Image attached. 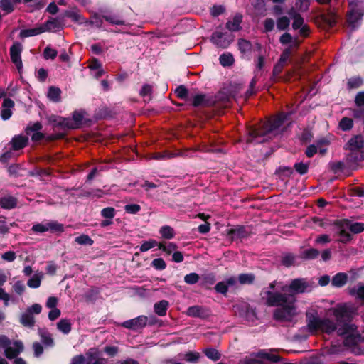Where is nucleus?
I'll return each instance as SVG.
<instances>
[{
  "label": "nucleus",
  "mask_w": 364,
  "mask_h": 364,
  "mask_svg": "<svg viewBox=\"0 0 364 364\" xmlns=\"http://www.w3.org/2000/svg\"><path fill=\"white\" fill-rule=\"evenodd\" d=\"M313 289V284L306 278H296L289 284L281 287L280 291L267 290L265 305L270 307H277L273 311L274 320L279 322L291 321L296 314V295L309 293Z\"/></svg>",
  "instance_id": "nucleus-1"
},
{
  "label": "nucleus",
  "mask_w": 364,
  "mask_h": 364,
  "mask_svg": "<svg viewBox=\"0 0 364 364\" xmlns=\"http://www.w3.org/2000/svg\"><path fill=\"white\" fill-rule=\"evenodd\" d=\"M290 112H280L273 119L258 127H250L245 140L246 144H262L268 141L265 137L278 129L290 116Z\"/></svg>",
  "instance_id": "nucleus-2"
},
{
  "label": "nucleus",
  "mask_w": 364,
  "mask_h": 364,
  "mask_svg": "<svg viewBox=\"0 0 364 364\" xmlns=\"http://www.w3.org/2000/svg\"><path fill=\"white\" fill-rule=\"evenodd\" d=\"M338 19V15L334 9H328L326 12L315 16L314 23L316 26L325 31H328L334 27Z\"/></svg>",
  "instance_id": "nucleus-3"
},
{
  "label": "nucleus",
  "mask_w": 364,
  "mask_h": 364,
  "mask_svg": "<svg viewBox=\"0 0 364 364\" xmlns=\"http://www.w3.org/2000/svg\"><path fill=\"white\" fill-rule=\"evenodd\" d=\"M227 236L231 241L247 239L253 234L249 226L237 225L226 230Z\"/></svg>",
  "instance_id": "nucleus-4"
},
{
  "label": "nucleus",
  "mask_w": 364,
  "mask_h": 364,
  "mask_svg": "<svg viewBox=\"0 0 364 364\" xmlns=\"http://www.w3.org/2000/svg\"><path fill=\"white\" fill-rule=\"evenodd\" d=\"M235 36L228 32L215 31L210 36V41L218 48H228L234 41Z\"/></svg>",
  "instance_id": "nucleus-5"
},
{
  "label": "nucleus",
  "mask_w": 364,
  "mask_h": 364,
  "mask_svg": "<svg viewBox=\"0 0 364 364\" xmlns=\"http://www.w3.org/2000/svg\"><path fill=\"white\" fill-rule=\"evenodd\" d=\"M355 314L356 309L346 305L338 306L333 311V315L338 323H351Z\"/></svg>",
  "instance_id": "nucleus-6"
},
{
  "label": "nucleus",
  "mask_w": 364,
  "mask_h": 364,
  "mask_svg": "<svg viewBox=\"0 0 364 364\" xmlns=\"http://www.w3.org/2000/svg\"><path fill=\"white\" fill-rule=\"evenodd\" d=\"M32 230L39 233H43L47 231H50L53 233L63 232L64 231V226L57 221H49L33 225Z\"/></svg>",
  "instance_id": "nucleus-7"
},
{
  "label": "nucleus",
  "mask_w": 364,
  "mask_h": 364,
  "mask_svg": "<svg viewBox=\"0 0 364 364\" xmlns=\"http://www.w3.org/2000/svg\"><path fill=\"white\" fill-rule=\"evenodd\" d=\"M360 342H362V335L357 331L346 336L343 343L346 347L353 348V351L355 354L363 355L364 349L359 346Z\"/></svg>",
  "instance_id": "nucleus-8"
},
{
  "label": "nucleus",
  "mask_w": 364,
  "mask_h": 364,
  "mask_svg": "<svg viewBox=\"0 0 364 364\" xmlns=\"http://www.w3.org/2000/svg\"><path fill=\"white\" fill-rule=\"evenodd\" d=\"M23 47L21 43L15 42L10 48V57L12 63L16 65L19 73L23 69V63L21 60V52Z\"/></svg>",
  "instance_id": "nucleus-9"
},
{
  "label": "nucleus",
  "mask_w": 364,
  "mask_h": 364,
  "mask_svg": "<svg viewBox=\"0 0 364 364\" xmlns=\"http://www.w3.org/2000/svg\"><path fill=\"white\" fill-rule=\"evenodd\" d=\"M335 225L338 228H348L353 234H359L364 231V223L360 222L351 223L348 219L336 220Z\"/></svg>",
  "instance_id": "nucleus-10"
},
{
  "label": "nucleus",
  "mask_w": 364,
  "mask_h": 364,
  "mask_svg": "<svg viewBox=\"0 0 364 364\" xmlns=\"http://www.w3.org/2000/svg\"><path fill=\"white\" fill-rule=\"evenodd\" d=\"M148 322V317L144 315L139 316L136 318L124 321L122 326L127 329L137 330L144 328Z\"/></svg>",
  "instance_id": "nucleus-11"
},
{
  "label": "nucleus",
  "mask_w": 364,
  "mask_h": 364,
  "mask_svg": "<svg viewBox=\"0 0 364 364\" xmlns=\"http://www.w3.org/2000/svg\"><path fill=\"white\" fill-rule=\"evenodd\" d=\"M274 350V349H262L259 350L257 353L252 354V355H255V357L259 358L263 362L267 360L270 363H276L281 361L282 358L280 355L273 353L272 352Z\"/></svg>",
  "instance_id": "nucleus-12"
},
{
  "label": "nucleus",
  "mask_w": 364,
  "mask_h": 364,
  "mask_svg": "<svg viewBox=\"0 0 364 364\" xmlns=\"http://www.w3.org/2000/svg\"><path fill=\"white\" fill-rule=\"evenodd\" d=\"M364 146V139L361 134L351 137L344 146L343 149L349 151H360Z\"/></svg>",
  "instance_id": "nucleus-13"
},
{
  "label": "nucleus",
  "mask_w": 364,
  "mask_h": 364,
  "mask_svg": "<svg viewBox=\"0 0 364 364\" xmlns=\"http://www.w3.org/2000/svg\"><path fill=\"white\" fill-rule=\"evenodd\" d=\"M306 317L307 326L310 332H316L320 331L323 321L322 318L311 313H306Z\"/></svg>",
  "instance_id": "nucleus-14"
},
{
  "label": "nucleus",
  "mask_w": 364,
  "mask_h": 364,
  "mask_svg": "<svg viewBox=\"0 0 364 364\" xmlns=\"http://www.w3.org/2000/svg\"><path fill=\"white\" fill-rule=\"evenodd\" d=\"M14 345L15 348H12L11 346L6 348L4 350L5 356L9 359H14L18 357V355L23 352L24 349L23 344L21 341H16L14 342Z\"/></svg>",
  "instance_id": "nucleus-15"
},
{
  "label": "nucleus",
  "mask_w": 364,
  "mask_h": 364,
  "mask_svg": "<svg viewBox=\"0 0 364 364\" xmlns=\"http://www.w3.org/2000/svg\"><path fill=\"white\" fill-rule=\"evenodd\" d=\"M238 50L242 54L243 58L250 59L252 45V43L245 38H239L237 41Z\"/></svg>",
  "instance_id": "nucleus-16"
},
{
  "label": "nucleus",
  "mask_w": 364,
  "mask_h": 364,
  "mask_svg": "<svg viewBox=\"0 0 364 364\" xmlns=\"http://www.w3.org/2000/svg\"><path fill=\"white\" fill-rule=\"evenodd\" d=\"M186 314L188 316L203 319L209 316V312L205 308L198 305L188 307Z\"/></svg>",
  "instance_id": "nucleus-17"
},
{
  "label": "nucleus",
  "mask_w": 364,
  "mask_h": 364,
  "mask_svg": "<svg viewBox=\"0 0 364 364\" xmlns=\"http://www.w3.org/2000/svg\"><path fill=\"white\" fill-rule=\"evenodd\" d=\"M86 364H106L103 358H100V352L96 348H90L86 352Z\"/></svg>",
  "instance_id": "nucleus-18"
},
{
  "label": "nucleus",
  "mask_w": 364,
  "mask_h": 364,
  "mask_svg": "<svg viewBox=\"0 0 364 364\" xmlns=\"http://www.w3.org/2000/svg\"><path fill=\"white\" fill-rule=\"evenodd\" d=\"M338 323L341 325H339L336 331H337V334L340 336L345 337L347 335L358 331V326L356 324L347 322Z\"/></svg>",
  "instance_id": "nucleus-19"
},
{
  "label": "nucleus",
  "mask_w": 364,
  "mask_h": 364,
  "mask_svg": "<svg viewBox=\"0 0 364 364\" xmlns=\"http://www.w3.org/2000/svg\"><path fill=\"white\" fill-rule=\"evenodd\" d=\"M41 26L43 27V29H44V32H56L61 31L63 28V26L61 24L60 21L58 18H50V19L46 21L43 25H41Z\"/></svg>",
  "instance_id": "nucleus-20"
},
{
  "label": "nucleus",
  "mask_w": 364,
  "mask_h": 364,
  "mask_svg": "<svg viewBox=\"0 0 364 364\" xmlns=\"http://www.w3.org/2000/svg\"><path fill=\"white\" fill-rule=\"evenodd\" d=\"M28 136L23 135H16L12 138L11 144L13 150L18 151L26 147L28 144Z\"/></svg>",
  "instance_id": "nucleus-21"
},
{
  "label": "nucleus",
  "mask_w": 364,
  "mask_h": 364,
  "mask_svg": "<svg viewBox=\"0 0 364 364\" xmlns=\"http://www.w3.org/2000/svg\"><path fill=\"white\" fill-rule=\"evenodd\" d=\"M242 16L240 14H236L232 21H228L225 24V28L230 32L239 31L242 29Z\"/></svg>",
  "instance_id": "nucleus-22"
},
{
  "label": "nucleus",
  "mask_w": 364,
  "mask_h": 364,
  "mask_svg": "<svg viewBox=\"0 0 364 364\" xmlns=\"http://www.w3.org/2000/svg\"><path fill=\"white\" fill-rule=\"evenodd\" d=\"M189 100L191 101V105L194 107H198L200 106L206 107L210 105L209 100L206 98V95L205 94L201 92L190 96Z\"/></svg>",
  "instance_id": "nucleus-23"
},
{
  "label": "nucleus",
  "mask_w": 364,
  "mask_h": 364,
  "mask_svg": "<svg viewBox=\"0 0 364 364\" xmlns=\"http://www.w3.org/2000/svg\"><path fill=\"white\" fill-rule=\"evenodd\" d=\"M348 276L345 272H338L331 279V285L336 288H341L346 285L348 282Z\"/></svg>",
  "instance_id": "nucleus-24"
},
{
  "label": "nucleus",
  "mask_w": 364,
  "mask_h": 364,
  "mask_svg": "<svg viewBox=\"0 0 364 364\" xmlns=\"http://www.w3.org/2000/svg\"><path fill=\"white\" fill-rule=\"evenodd\" d=\"M294 170L289 166H279L275 171V174L279 176V179L285 183L288 182L289 178L293 174Z\"/></svg>",
  "instance_id": "nucleus-25"
},
{
  "label": "nucleus",
  "mask_w": 364,
  "mask_h": 364,
  "mask_svg": "<svg viewBox=\"0 0 364 364\" xmlns=\"http://www.w3.org/2000/svg\"><path fill=\"white\" fill-rule=\"evenodd\" d=\"M320 255L318 250L309 248L301 252L299 257L303 260H312L316 259Z\"/></svg>",
  "instance_id": "nucleus-26"
},
{
  "label": "nucleus",
  "mask_w": 364,
  "mask_h": 364,
  "mask_svg": "<svg viewBox=\"0 0 364 364\" xmlns=\"http://www.w3.org/2000/svg\"><path fill=\"white\" fill-rule=\"evenodd\" d=\"M349 294L353 296H355L357 299L364 304V284L358 283L357 287H355L350 289Z\"/></svg>",
  "instance_id": "nucleus-27"
},
{
  "label": "nucleus",
  "mask_w": 364,
  "mask_h": 364,
  "mask_svg": "<svg viewBox=\"0 0 364 364\" xmlns=\"http://www.w3.org/2000/svg\"><path fill=\"white\" fill-rule=\"evenodd\" d=\"M17 205V199L13 196L2 197L0 198V206L6 210H11Z\"/></svg>",
  "instance_id": "nucleus-28"
},
{
  "label": "nucleus",
  "mask_w": 364,
  "mask_h": 364,
  "mask_svg": "<svg viewBox=\"0 0 364 364\" xmlns=\"http://www.w3.org/2000/svg\"><path fill=\"white\" fill-rule=\"evenodd\" d=\"M360 13L349 9L346 14V21L352 28H355L359 21L362 20L363 16H359Z\"/></svg>",
  "instance_id": "nucleus-29"
},
{
  "label": "nucleus",
  "mask_w": 364,
  "mask_h": 364,
  "mask_svg": "<svg viewBox=\"0 0 364 364\" xmlns=\"http://www.w3.org/2000/svg\"><path fill=\"white\" fill-rule=\"evenodd\" d=\"M63 17L70 18L73 21L84 23L85 18L75 10H65L63 14Z\"/></svg>",
  "instance_id": "nucleus-30"
},
{
  "label": "nucleus",
  "mask_w": 364,
  "mask_h": 364,
  "mask_svg": "<svg viewBox=\"0 0 364 364\" xmlns=\"http://www.w3.org/2000/svg\"><path fill=\"white\" fill-rule=\"evenodd\" d=\"M168 306V301L166 300H161L154 305V312L159 316H164L166 314Z\"/></svg>",
  "instance_id": "nucleus-31"
},
{
  "label": "nucleus",
  "mask_w": 364,
  "mask_h": 364,
  "mask_svg": "<svg viewBox=\"0 0 364 364\" xmlns=\"http://www.w3.org/2000/svg\"><path fill=\"white\" fill-rule=\"evenodd\" d=\"M44 33V29H43V27L40 26L37 28H28V29H23L21 30L19 36L21 38L35 36L39 34H41Z\"/></svg>",
  "instance_id": "nucleus-32"
},
{
  "label": "nucleus",
  "mask_w": 364,
  "mask_h": 364,
  "mask_svg": "<svg viewBox=\"0 0 364 364\" xmlns=\"http://www.w3.org/2000/svg\"><path fill=\"white\" fill-rule=\"evenodd\" d=\"M21 323L26 327L32 328L35 325V319L33 316L27 310L23 313L20 318Z\"/></svg>",
  "instance_id": "nucleus-33"
},
{
  "label": "nucleus",
  "mask_w": 364,
  "mask_h": 364,
  "mask_svg": "<svg viewBox=\"0 0 364 364\" xmlns=\"http://www.w3.org/2000/svg\"><path fill=\"white\" fill-rule=\"evenodd\" d=\"M337 329L336 324L328 318L323 319L320 331L327 334H331Z\"/></svg>",
  "instance_id": "nucleus-34"
},
{
  "label": "nucleus",
  "mask_w": 364,
  "mask_h": 364,
  "mask_svg": "<svg viewBox=\"0 0 364 364\" xmlns=\"http://www.w3.org/2000/svg\"><path fill=\"white\" fill-rule=\"evenodd\" d=\"M348 7L349 9L360 13L359 16H364V1L363 0H350Z\"/></svg>",
  "instance_id": "nucleus-35"
},
{
  "label": "nucleus",
  "mask_w": 364,
  "mask_h": 364,
  "mask_svg": "<svg viewBox=\"0 0 364 364\" xmlns=\"http://www.w3.org/2000/svg\"><path fill=\"white\" fill-rule=\"evenodd\" d=\"M364 160V155L360 151H350L346 155V161L348 163L357 164Z\"/></svg>",
  "instance_id": "nucleus-36"
},
{
  "label": "nucleus",
  "mask_w": 364,
  "mask_h": 364,
  "mask_svg": "<svg viewBox=\"0 0 364 364\" xmlns=\"http://www.w3.org/2000/svg\"><path fill=\"white\" fill-rule=\"evenodd\" d=\"M296 256L293 253H285L282 256L281 264L285 267H290L296 264Z\"/></svg>",
  "instance_id": "nucleus-37"
},
{
  "label": "nucleus",
  "mask_w": 364,
  "mask_h": 364,
  "mask_svg": "<svg viewBox=\"0 0 364 364\" xmlns=\"http://www.w3.org/2000/svg\"><path fill=\"white\" fill-rule=\"evenodd\" d=\"M204 355L213 361H218L221 358V354L215 348L209 347L203 350Z\"/></svg>",
  "instance_id": "nucleus-38"
},
{
  "label": "nucleus",
  "mask_w": 364,
  "mask_h": 364,
  "mask_svg": "<svg viewBox=\"0 0 364 364\" xmlns=\"http://www.w3.org/2000/svg\"><path fill=\"white\" fill-rule=\"evenodd\" d=\"M57 328L63 333L68 334L72 330L70 321L67 318H61L57 323Z\"/></svg>",
  "instance_id": "nucleus-39"
},
{
  "label": "nucleus",
  "mask_w": 364,
  "mask_h": 364,
  "mask_svg": "<svg viewBox=\"0 0 364 364\" xmlns=\"http://www.w3.org/2000/svg\"><path fill=\"white\" fill-rule=\"evenodd\" d=\"M219 62L223 67H230L235 63L233 55L230 53H224L219 57Z\"/></svg>",
  "instance_id": "nucleus-40"
},
{
  "label": "nucleus",
  "mask_w": 364,
  "mask_h": 364,
  "mask_svg": "<svg viewBox=\"0 0 364 364\" xmlns=\"http://www.w3.org/2000/svg\"><path fill=\"white\" fill-rule=\"evenodd\" d=\"M61 90L59 87L50 86L48 91V97L53 102H58L60 100Z\"/></svg>",
  "instance_id": "nucleus-41"
},
{
  "label": "nucleus",
  "mask_w": 364,
  "mask_h": 364,
  "mask_svg": "<svg viewBox=\"0 0 364 364\" xmlns=\"http://www.w3.org/2000/svg\"><path fill=\"white\" fill-rule=\"evenodd\" d=\"M200 354L198 352L188 351L183 355L182 359L187 363L196 364L198 363Z\"/></svg>",
  "instance_id": "nucleus-42"
},
{
  "label": "nucleus",
  "mask_w": 364,
  "mask_h": 364,
  "mask_svg": "<svg viewBox=\"0 0 364 364\" xmlns=\"http://www.w3.org/2000/svg\"><path fill=\"white\" fill-rule=\"evenodd\" d=\"M103 18L98 14L95 13L90 16L89 21L85 19L84 23L89 24L90 26H95L97 28H101L103 23Z\"/></svg>",
  "instance_id": "nucleus-43"
},
{
  "label": "nucleus",
  "mask_w": 364,
  "mask_h": 364,
  "mask_svg": "<svg viewBox=\"0 0 364 364\" xmlns=\"http://www.w3.org/2000/svg\"><path fill=\"white\" fill-rule=\"evenodd\" d=\"M178 99L189 100L190 96L188 89L183 85L178 86L174 91Z\"/></svg>",
  "instance_id": "nucleus-44"
},
{
  "label": "nucleus",
  "mask_w": 364,
  "mask_h": 364,
  "mask_svg": "<svg viewBox=\"0 0 364 364\" xmlns=\"http://www.w3.org/2000/svg\"><path fill=\"white\" fill-rule=\"evenodd\" d=\"M57 126L63 129H74L77 128L73 122L68 118H59V122L57 123Z\"/></svg>",
  "instance_id": "nucleus-45"
},
{
  "label": "nucleus",
  "mask_w": 364,
  "mask_h": 364,
  "mask_svg": "<svg viewBox=\"0 0 364 364\" xmlns=\"http://www.w3.org/2000/svg\"><path fill=\"white\" fill-rule=\"evenodd\" d=\"M255 279V276L252 273H242L238 276V281L241 284H252Z\"/></svg>",
  "instance_id": "nucleus-46"
},
{
  "label": "nucleus",
  "mask_w": 364,
  "mask_h": 364,
  "mask_svg": "<svg viewBox=\"0 0 364 364\" xmlns=\"http://www.w3.org/2000/svg\"><path fill=\"white\" fill-rule=\"evenodd\" d=\"M339 128L344 132L350 130L353 127V120L351 118L345 117L339 122Z\"/></svg>",
  "instance_id": "nucleus-47"
},
{
  "label": "nucleus",
  "mask_w": 364,
  "mask_h": 364,
  "mask_svg": "<svg viewBox=\"0 0 364 364\" xmlns=\"http://www.w3.org/2000/svg\"><path fill=\"white\" fill-rule=\"evenodd\" d=\"M43 278L42 274H35L27 282V285L30 288L36 289L41 286V279Z\"/></svg>",
  "instance_id": "nucleus-48"
},
{
  "label": "nucleus",
  "mask_w": 364,
  "mask_h": 364,
  "mask_svg": "<svg viewBox=\"0 0 364 364\" xmlns=\"http://www.w3.org/2000/svg\"><path fill=\"white\" fill-rule=\"evenodd\" d=\"M95 116L97 119H106L108 117H112V112L109 108L107 107H102L96 111Z\"/></svg>",
  "instance_id": "nucleus-49"
},
{
  "label": "nucleus",
  "mask_w": 364,
  "mask_h": 364,
  "mask_svg": "<svg viewBox=\"0 0 364 364\" xmlns=\"http://www.w3.org/2000/svg\"><path fill=\"white\" fill-rule=\"evenodd\" d=\"M100 292L98 287H93L85 293V298L87 301H94L97 299Z\"/></svg>",
  "instance_id": "nucleus-50"
},
{
  "label": "nucleus",
  "mask_w": 364,
  "mask_h": 364,
  "mask_svg": "<svg viewBox=\"0 0 364 364\" xmlns=\"http://www.w3.org/2000/svg\"><path fill=\"white\" fill-rule=\"evenodd\" d=\"M162 237L165 239H172L174 237V230L168 225L162 226L159 230Z\"/></svg>",
  "instance_id": "nucleus-51"
},
{
  "label": "nucleus",
  "mask_w": 364,
  "mask_h": 364,
  "mask_svg": "<svg viewBox=\"0 0 364 364\" xmlns=\"http://www.w3.org/2000/svg\"><path fill=\"white\" fill-rule=\"evenodd\" d=\"M309 163L296 162L294 165V168L296 173L300 175H305L309 171Z\"/></svg>",
  "instance_id": "nucleus-52"
},
{
  "label": "nucleus",
  "mask_w": 364,
  "mask_h": 364,
  "mask_svg": "<svg viewBox=\"0 0 364 364\" xmlns=\"http://www.w3.org/2000/svg\"><path fill=\"white\" fill-rule=\"evenodd\" d=\"M201 285H212L215 282V276L213 273H206L200 277Z\"/></svg>",
  "instance_id": "nucleus-53"
},
{
  "label": "nucleus",
  "mask_w": 364,
  "mask_h": 364,
  "mask_svg": "<svg viewBox=\"0 0 364 364\" xmlns=\"http://www.w3.org/2000/svg\"><path fill=\"white\" fill-rule=\"evenodd\" d=\"M311 0H296L295 6L300 12H306L309 9Z\"/></svg>",
  "instance_id": "nucleus-54"
},
{
  "label": "nucleus",
  "mask_w": 364,
  "mask_h": 364,
  "mask_svg": "<svg viewBox=\"0 0 364 364\" xmlns=\"http://www.w3.org/2000/svg\"><path fill=\"white\" fill-rule=\"evenodd\" d=\"M58 55V51L55 49L51 48V46H47L43 53V56L46 60L51 59L54 60Z\"/></svg>",
  "instance_id": "nucleus-55"
},
{
  "label": "nucleus",
  "mask_w": 364,
  "mask_h": 364,
  "mask_svg": "<svg viewBox=\"0 0 364 364\" xmlns=\"http://www.w3.org/2000/svg\"><path fill=\"white\" fill-rule=\"evenodd\" d=\"M290 24V20L287 16L279 17L277 21V27L279 31L287 29Z\"/></svg>",
  "instance_id": "nucleus-56"
},
{
  "label": "nucleus",
  "mask_w": 364,
  "mask_h": 364,
  "mask_svg": "<svg viewBox=\"0 0 364 364\" xmlns=\"http://www.w3.org/2000/svg\"><path fill=\"white\" fill-rule=\"evenodd\" d=\"M200 277L196 272L189 273L184 277V282L187 284L193 285L199 282Z\"/></svg>",
  "instance_id": "nucleus-57"
},
{
  "label": "nucleus",
  "mask_w": 364,
  "mask_h": 364,
  "mask_svg": "<svg viewBox=\"0 0 364 364\" xmlns=\"http://www.w3.org/2000/svg\"><path fill=\"white\" fill-rule=\"evenodd\" d=\"M0 9L8 14L12 13L14 11L15 7L11 0H1Z\"/></svg>",
  "instance_id": "nucleus-58"
},
{
  "label": "nucleus",
  "mask_w": 364,
  "mask_h": 364,
  "mask_svg": "<svg viewBox=\"0 0 364 364\" xmlns=\"http://www.w3.org/2000/svg\"><path fill=\"white\" fill-rule=\"evenodd\" d=\"M75 241L79 245H92L94 241L87 235L82 234L75 237Z\"/></svg>",
  "instance_id": "nucleus-59"
},
{
  "label": "nucleus",
  "mask_w": 364,
  "mask_h": 364,
  "mask_svg": "<svg viewBox=\"0 0 364 364\" xmlns=\"http://www.w3.org/2000/svg\"><path fill=\"white\" fill-rule=\"evenodd\" d=\"M41 341L46 346L53 347L54 346V341L51 335L48 332H43L41 334Z\"/></svg>",
  "instance_id": "nucleus-60"
},
{
  "label": "nucleus",
  "mask_w": 364,
  "mask_h": 364,
  "mask_svg": "<svg viewBox=\"0 0 364 364\" xmlns=\"http://www.w3.org/2000/svg\"><path fill=\"white\" fill-rule=\"evenodd\" d=\"M102 18L107 22L112 25L123 26L125 25V21L122 19L119 18L116 16H108L103 15Z\"/></svg>",
  "instance_id": "nucleus-61"
},
{
  "label": "nucleus",
  "mask_w": 364,
  "mask_h": 364,
  "mask_svg": "<svg viewBox=\"0 0 364 364\" xmlns=\"http://www.w3.org/2000/svg\"><path fill=\"white\" fill-rule=\"evenodd\" d=\"M363 84V80L360 77H351L347 82L348 89H355L360 87Z\"/></svg>",
  "instance_id": "nucleus-62"
},
{
  "label": "nucleus",
  "mask_w": 364,
  "mask_h": 364,
  "mask_svg": "<svg viewBox=\"0 0 364 364\" xmlns=\"http://www.w3.org/2000/svg\"><path fill=\"white\" fill-rule=\"evenodd\" d=\"M340 230L338 231V235L341 237L338 241L342 243H347L350 241L352 239L351 235L345 230V228H338Z\"/></svg>",
  "instance_id": "nucleus-63"
},
{
  "label": "nucleus",
  "mask_w": 364,
  "mask_h": 364,
  "mask_svg": "<svg viewBox=\"0 0 364 364\" xmlns=\"http://www.w3.org/2000/svg\"><path fill=\"white\" fill-rule=\"evenodd\" d=\"M240 364H265L264 362L257 358H251L246 356L240 360Z\"/></svg>",
  "instance_id": "nucleus-64"
}]
</instances>
